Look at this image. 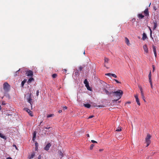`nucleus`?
I'll return each instance as SVG.
<instances>
[{
	"label": "nucleus",
	"mask_w": 159,
	"mask_h": 159,
	"mask_svg": "<svg viewBox=\"0 0 159 159\" xmlns=\"http://www.w3.org/2000/svg\"><path fill=\"white\" fill-rule=\"evenodd\" d=\"M27 81V80L26 79H25L24 80H23L22 82H21V85L22 86H23L24 85L25 83V82H26V81Z\"/></svg>",
	"instance_id": "obj_24"
},
{
	"label": "nucleus",
	"mask_w": 159,
	"mask_h": 159,
	"mask_svg": "<svg viewBox=\"0 0 159 159\" xmlns=\"http://www.w3.org/2000/svg\"><path fill=\"white\" fill-rule=\"evenodd\" d=\"M85 86L86 87L87 89L88 90H91V89L90 87L89 86V84H88V85L87 86Z\"/></svg>",
	"instance_id": "obj_32"
},
{
	"label": "nucleus",
	"mask_w": 159,
	"mask_h": 159,
	"mask_svg": "<svg viewBox=\"0 0 159 159\" xmlns=\"http://www.w3.org/2000/svg\"><path fill=\"white\" fill-rule=\"evenodd\" d=\"M25 75L28 76H30L32 77L33 76V72L32 71L29 70L26 72Z\"/></svg>",
	"instance_id": "obj_4"
},
{
	"label": "nucleus",
	"mask_w": 159,
	"mask_h": 159,
	"mask_svg": "<svg viewBox=\"0 0 159 159\" xmlns=\"http://www.w3.org/2000/svg\"><path fill=\"white\" fill-rule=\"evenodd\" d=\"M121 130V127H119L118 129L116 130V131L120 132Z\"/></svg>",
	"instance_id": "obj_33"
},
{
	"label": "nucleus",
	"mask_w": 159,
	"mask_h": 159,
	"mask_svg": "<svg viewBox=\"0 0 159 159\" xmlns=\"http://www.w3.org/2000/svg\"><path fill=\"white\" fill-rule=\"evenodd\" d=\"M111 75H112L113 77L114 78H116L117 77L116 75L115 74H111Z\"/></svg>",
	"instance_id": "obj_38"
},
{
	"label": "nucleus",
	"mask_w": 159,
	"mask_h": 159,
	"mask_svg": "<svg viewBox=\"0 0 159 159\" xmlns=\"http://www.w3.org/2000/svg\"><path fill=\"white\" fill-rule=\"evenodd\" d=\"M54 116V114H51L49 115H48L47 116V118H49L50 117H52L53 116Z\"/></svg>",
	"instance_id": "obj_31"
},
{
	"label": "nucleus",
	"mask_w": 159,
	"mask_h": 159,
	"mask_svg": "<svg viewBox=\"0 0 159 159\" xmlns=\"http://www.w3.org/2000/svg\"><path fill=\"white\" fill-rule=\"evenodd\" d=\"M52 77L53 78H55L57 77V75L56 74H54L52 75Z\"/></svg>",
	"instance_id": "obj_30"
},
{
	"label": "nucleus",
	"mask_w": 159,
	"mask_h": 159,
	"mask_svg": "<svg viewBox=\"0 0 159 159\" xmlns=\"http://www.w3.org/2000/svg\"><path fill=\"white\" fill-rule=\"evenodd\" d=\"M144 13L145 16H149V14L148 11V8L145 9L144 11Z\"/></svg>",
	"instance_id": "obj_13"
},
{
	"label": "nucleus",
	"mask_w": 159,
	"mask_h": 159,
	"mask_svg": "<svg viewBox=\"0 0 159 159\" xmlns=\"http://www.w3.org/2000/svg\"><path fill=\"white\" fill-rule=\"evenodd\" d=\"M35 150L36 151L37 150H38V147H35Z\"/></svg>",
	"instance_id": "obj_55"
},
{
	"label": "nucleus",
	"mask_w": 159,
	"mask_h": 159,
	"mask_svg": "<svg viewBox=\"0 0 159 159\" xmlns=\"http://www.w3.org/2000/svg\"><path fill=\"white\" fill-rule=\"evenodd\" d=\"M143 48L144 52L146 53H148V50L147 45L146 44L144 45L143 46Z\"/></svg>",
	"instance_id": "obj_10"
},
{
	"label": "nucleus",
	"mask_w": 159,
	"mask_h": 159,
	"mask_svg": "<svg viewBox=\"0 0 159 159\" xmlns=\"http://www.w3.org/2000/svg\"><path fill=\"white\" fill-rule=\"evenodd\" d=\"M10 86L7 82H5L3 84V89L5 92V94L8 92L10 90Z\"/></svg>",
	"instance_id": "obj_2"
},
{
	"label": "nucleus",
	"mask_w": 159,
	"mask_h": 159,
	"mask_svg": "<svg viewBox=\"0 0 159 159\" xmlns=\"http://www.w3.org/2000/svg\"><path fill=\"white\" fill-rule=\"evenodd\" d=\"M152 48L153 49V51L154 52L155 56V57H157V53L156 52V47L154 46V45H153L152 46Z\"/></svg>",
	"instance_id": "obj_6"
},
{
	"label": "nucleus",
	"mask_w": 159,
	"mask_h": 159,
	"mask_svg": "<svg viewBox=\"0 0 159 159\" xmlns=\"http://www.w3.org/2000/svg\"><path fill=\"white\" fill-rule=\"evenodd\" d=\"M35 154L34 152H33L31 155H29L28 156V158L29 159H31L34 158L35 156Z\"/></svg>",
	"instance_id": "obj_12"
},
{
	"label": "nucleus",
	"mask_w": 159,
	"mask_h": 159,
	"mask_svg": "<svg viewBox=\"0 0 159 159\" xmlns=\"http://www.w3.org/2000/svg\"><path fill=\"white\" fill-rule=\"evenodd\" d=\"M138 17L140 19L143 18L144 17V16L142 14H139L138 15Z\"/></svg>",
	"instance_id": "obj_21"
},
{
	"label": "nucleus",
	"mask_w": 159,
	"mask_h": 159,
	"mask_svg": "<svg viewBox=\"0 0 159 159\" xmlns=\"http://www.w3.org/2000/svg\"><path fill=\"white\" fill-rule=\"evenodd\" d=\"M3 97H4V96L2 97V99Z\"/></svg>",
	"instance_id": "obj_62"
},
{
	"label": "nucleus",
	"mask_w": 159,
	"mask_h": 159,
	"mask_svg": "<svg viewBox=\"0 0 159 159\" xmlns=\"http://www.w3.org/2000/svg\"><path fill=\"white\" fill-rule=\"evenodd\" d=\"M131 102H127V103L130 104V103Z\"/></svg>",
	"instance_id": "obj_57"
},
{
	"label": "nucleus",
	"mask_w": 159,
	"mask_h": 159,
	"mask_svg": "<svg viewBox=\"0 0 159 159\" xmlns=\"http://www.w3.org/2000/svg\"><path fill=\"white\" fill-rule=\"evenodd\" d=\"M62 111L61 110H60L58 112H59V113H60L62 112Z\"/></svg>",
	"instance_id": "obj_52"
},
{
	"label": "nucleus",
	"mask_w": 159,
	"mask_h": 159,
	"mask_svg": "<svg viewBox=\"0 0 159 159\" xmlns=\"http://www.w3.org/2000/svg\"><path fill=\"white\" fill-rule=\"evenodd\" d=\"M84 54H85V51H84Z\"/></svg>",
	"instance_id": "obj_60"
},
{
	"label": "nucleus",
	"mask_w": 159,
	"mask_h": 159,
	"mask_svg": "<svg viewBox=\"0 0 159 159\" xmlns=\"http://www.w3.org/2000/svg\"><path fill=\"white\" fill-rule=\"evenodd\" d=\"M141 97H142V98L143 99L144 101V102H146V100H145V98L144 97V94L141 95Z\"/></svg>",
	"instance_id": "obj_29"
},
{
	"label": "nucleus",
	"mask_w": 159,
	"mask_h": 159,
	"mask_svg": "<svg viewBox=\"0 0 159 159\" xmlns=\"http://www.w3.org/2000/svg\"><path fill=\"white\" fill-rule=\"evenodd\" d=\"M84 83L85 84V86L88 85L89 83L87 79H85L84 81Z\"/></svg>",
	"instance_id": "obj_27"
},
{
	"label": "nucleus",
	"mask_w": 159,
	"mask_h": 159,
	"mask_svg": "<svg viewBox=\"0 0 159 159\" xmlns=\"http://www.w3.org/2000/svg\"><path fill=\"white\" fill-rule=\"evenodd\" d=\"M59 155L61 156V158L63 156V153L61 151H60Z\"/></svg>",
	"instance_id": "obj_34"
},
{
	"label": "nucleus",
	"mask_w": 159,
	"mask_h": 159,
	"mask_svg": "<svg viewBox=\"0 0 159 159\" xmlns=\"http://www.w3.org/2000/svg\"><path fill=\"white\" fill-rule=\"evenodd\" d=\"M125 43L128 46H130V44L129 43V41L127 37H125Z\"/></svg>",
	"instance_id": "obj_11"
},
{
	"label": "nucleus",
	"mask_w": 159,
	"mask_h": 159,
	"mask_svg": "<svg viewBox=\"0 0 159 159\" xmlns=\"http://www.w3.org/2000/svg\"><path fill=\"white\" fill-rule=\"evenodd\" d=\"M84 106L85 107L89 108L91 107V105L87 103L85 104H84Z\"/></svg>",
	"instance_id": "obj_19"
},
{
	"label": "nucleus",
	"mask_w": 159,
	"mask_h": 159,
	"mask_svg": "<svg viewBox=\"0 0 159 159\" xmlns=\"http://www.w3.org/2000/svg\"><path fill=\"white\" fill-rule=\"evenodd\" d=\"M35 147H38V143L37 142L35 143Z\"/></svg>",
	"instance_id": "obj_43"
},
{
	"label": "nucleus",
	"mask_w": 159,
	"mask_h": 159,
	"mask_svg": "<svg viewBox=\"0 0 159 159\" xmlns=\"http://www.w3.org/2000/svg\"><path fill=\"white\" fill-rule=\"evenodd\" d=\"M103 92L105 93L106 94L108 95H110L112 93V91L109 92L106 89H104L103 90Z\"/></svg>",
	"instance_id": "obj_8"
},
{
	"label": "nucleus",
	"mask_w": 159,
	"mask_h": 159,
	"mask_svg": "<svg viewBox=\"0 0 159 159\" xmlns=\"http://www.w3.org/2000/svg\"><path fill=\"white\" fill-rule=\"evenodd\" d=\"M63 72L66 73L67 71V70L66 69H64L63 70Z\"/></svg>",
	"instance_id": "obj_47"
},
{
	"label": "nucleus",
	"mask_w": 159,
	"mask_h": 159,
	"mask_svg": "<svg viewBox=\"0 0 159 159\" xmlns=\"http://www.w3.org/2000/svg\"><path fill=\"white\" fill-rule=\"evenodd\" d=\"M63 108L64 109L66 110V109H67V107H66V106L64 107H63Z\"/></svg>",
	"instance_id": "obj_48"
},
{
	"label": "nucleus",
	"mask_w": 159,
	"mask_h": 159,
	"mask_svg": "<svg viewBox=\"0 0 159 159\" xmlns=\"http://www.w3.org/2000/svg\"><path fill=\"white\" fill-rule=\"evenodd\" d=\"M32 99H31L30 97L29 98H28V102L30 103V104H31V105H31V102H32Z\"/></svg>",
	"instance_id": "obj_25"
},
{
	"label": "nucleus",
	"mask_w": 159,
	"mask_h": 159,
	"mask_svg": "<svg viewBox=\"0 0 159 159\" xmlns=\"http://www.w3.org/2000/svg\"><path fill=\"white\" fill-rule=\"evenodd\" d=\"M103 150L102 149H100L99 150V151H103Z\"/></svg>",
	"instance_id": "obj_56"
},
{
	"label": "nucleus",
	"mask_w": 159,
	"mask_h": 159,
	"mask_svg": "<svg viewBox=\"0 0 159 159\" xmlns=\"http://www.w3.org/2000/svg\"><path fill=\"white\" fill-rule=\"evenodd\" d=\"M151 135L149 134H148L147 136V137L146 139H150L151 138Z\"/></svg>",
	"instance_id": "obj_28"
},
{
	"label": "nucleus",
	"mask_w": 159,
	"mask_h": 159,
	"mask_svg": "<svg viewBox=\"0 0 159 159\" xmlns=\"http://www.w3.org/2000/svg\"><path fill=\"white\" fill-rule=\"evenodd\" d=\"M41 155H39V157H38V159H41Z\"/></svg>",
	"instance_id": "obj_50"
},
{
	"label": "nucleus",
	"mask_w": 159,
	"mask_h": 159,
	"mask_svg": "<svg viewBox=\"0 0 159 159\" xmlns=\"http://www.w3.org/2000/svg\"><path fill=\"white\" fill-rule=\"evenodd\" d=\"M91 142L93 143H97V142L94 140H91Z\"/></svg>",
	"instance_id": "obj_39"
},
{
	"label": "nucleus",
	"mask_w": 159,
	"mask_h": 159,
	"mask_svg": "<svg viewBox=\"0 0 159 159\" xmlns=\"http://www.w3.org/2000/svg\"><path fill=\"white\" fill-rule=\"evenodd\" d=\"M98 107H103V106L99 105V106H98Z\"/></svg>",
	"instance_id": "obj_54"
},
{
	"label": "nucleus",
	"mask_w": 159,
	"mask_h": 159,
	"mask_svg": "<svg viewBox=\"0 0 159 159\" xmlns=\"http://www.w3.org/2000/svg\"><path fill=\"white\" fill-rule=\"evenodd\" d=\"M123 93V91L121 90H118L115 92L112 91V93L114 94L113 95L114 96H116L117 98L116 99H114L113 100V102H116L120 99L122 96Z\"/></svg>",
	"instance_id": "obj_1"
},
{
	"label": "nucleus",
	"mask_w": 159,
	"mask_h": 159,
	"mask_svg": "<svg viewBox=\"0 0 159 159\" xmlns=\"http://www.w3.org/2000/svg\"><path fill=\"white\" fill-rule=\"evenodd\" d=\"M36 137V133L34 132L33 134V141H34Z\"/></svg>",
	"instance_id": "obj_26"
},
{
	"label": "nucleus",
	"mask_w": 159,
	"mask_h": 159,
	"mask_svg": "<svg viewBox=\"0 0 159 159\" xmlns=\"http://www.w3.org/2000/svg\"><path fill=\"white\" fill-rule=\"evenodd\" d=\"M7 159H12L10 157H8L7 158Z\"/></svg>",
	"instance_id": "obj_53"
},
{
	"label": "nucleus",
	"mask_w": 159,
	"mask_h": 159,
	"mask_svg": "<svg viewBox=\"0 0 159 159\" xmlns=\"http://www.w3.org/2000/svg\"><path fill=\"white\" fill-rule=\"evenodd\" d=\"M154 27L153 28V30L156 29V28L157 26V21H155V22H154Z\"/></svg>",
	"instance_id": "obj_20"
},
{
	"label": "nucleus",
	"mask_w": 159,
	"mask_h": 159,
	"mask_svg": "<svg viewBox=\"0 0 159 159\" xmlns=\"http://www.w3.org/2000/svg\"><path fill=\"white\" fill-rule=\"evenodd\" d=\"M139 87L141 95L144 94L142 87L140 86H139Z\"/></svg>",
	"instance_id": "obj_18"
},
{
	"label": "nucleus",
	"mask_w": 159,
	"mask_h": 159,
	"mask_svg": "<svg viewBox=\"0 0 159 159\" xmlns=\"http://www.w3.org/2000/svg\"><path fill=\"white\" fill-rule=\"evenodd\" d=\"M114 80L117 83H120V82L118 80L116 79H114Z\"/></svg>",
	"instance_id": "obj_40"
},
{
	"label": "nucleus",
	"mask_w": 159,
	"mask_h": 159,
	"mask_svg": "<svg viewBox=\"0 0 159 159\" xmlns=\"http://www.w3.org/2000/svg\"><path fill=\"white\" fill-rule=\"evenodd\" d=\"M51 128H52L51 127H48V128H47V127L45 128V129H50Z\"/></svg>",
	"instance_id": "obj_51"
},
{
	"label": "nucleus",
	"mask_w": 159,
	"mask_h": 159,
	"mask_svg": "<svg viewBox=\"0 0 159 159\" xmlns=\"http://www.w3.org/2000/svg\"><path fill=\"white\" fill-rule=\"evenodd\" d=\"M147 38V36L146 34L145 33H143V37L142 38V40H144L146 39Z\"/></svg>",
	"instance_id": "obj_15"
},
{
	"label": "nucleus",
	"mask_w": 159,
	"mask_h": 159,
	"mask_svg": "<svg viewBox=\"0 0 159 159\" xmlns=\"http://www.w3.org/2000/svg\"><path fill=\"white\" fill-rule=\"evenodd\" d=\"M146 142V143H147V145L146 147H148L149 145L151 143V141L150 139H145Z\"/></svg>",
	"instance_id": "obj_14"
},
{
	"label": "nucleus",
	"mask_w": 159,
	"mask_h": 159,
	"mask_svg": "<svg viewBox=\"0 0 159 159\" xmlns=\"http://www.w3.org/2000/svg\"><path fill=\"white\" fill-rule=\"evenodd\" d=\"M111 74L110 73H108L106 74L105 75H108V76H110L111 75Z\"/></svg>",
	"instance_id": "obj_41"
},
{
	"label": "nucleus",
	"mask_w": 159,
	"mask_h": 159,
	"mask_svg": "<svg viewBox=\"0 0 159 159\" xmlns=\"http://www.w3.org/2000/svg\"><path fill=\"white\" fill-rule=\"evenodd\" d=\"M5 103H4L3 102H2V105H5Z\"/></svg>",
	"instance_id": "obj_58"
},
{
	"label": "nucleus",
	"mask_w": 159,
	"mask_h": 159,
	"mask_svg": "<svg viewBox=\"0 0 159 159\" xmlns=\"http://www.w3.org/2000/svg\"><path fill=\"white\" fill-rule=\"evenodd\" d=\"M87 135L88 136V137H89V134H87Z\"/></svg>",
	"instance_id": "obj_59"
},
{
	"label": "nucleus",
	"mask_w": 159,
	"mask_h": 159,
	"mask_svg": "<svg viewBox=\"0 0 159 159\" xmlns=\"http://www.w3.org/2000/svg\"><path fill=\"white\" fill-rule=\"evenodd\" d=\"M93 117H94V116H93V115H92V116H89L88 117V119H90V118H93Z\"/></svg>",
	"instance_id": "obj_42"
},
{
	"label": "nucleus",
	"mask_w": 159,
	"mask_h": 159,
	"mask_svg": "<svg viewBox=\"0 0 159 159\" xmlns=\"http://www.w3.org/2000/svg\"><path fill=\"white\" fill-rule=\"evenodd\" d=\"M0 137L5 140H6L7 139L6 137L1 133H0Z\"/></svg>",
	"instance_id": "obj_17"
},
{
	"label": "nucleus",
	"mask_w": 159,
	"mask_h": 159,
	"mask_svg": "<svg viewBox=\"0 0 159 159\" xmlns=\"http://www.w3.org/2000/svg\"><path fill=\"white\" fill-rule=\"evenodd\" d=\"M24 110L27 112L29 115L31 116H33V112L31 111L30 109L28 108H25L24 109Z\"/></svg>",
	"instance_id": "obj_5"
},
{
	"label": "nucleus",
	"mask_w": 159,
	"mask_h": 159,
	"mask_svg": "<svg viewBox=\"0 0 159 159\" xmlns=\"http://www.w3.org/2000/svg\"><path fill=\"white\" fill-rule=\"evenodd\" d=\"M13 146L15 147L16 149H17V148L16 146L14 144L13 145Z\"/></svg>",
	"instance_id": "obj_49"
},
{
	"label": "nucleus",
	"mask_w": 159,
	"mask_h": 159,
	"mask_svg": "<svg viewBox=\"0 0 159 159\" xmlns=\"http://www.w3.org/2000/svg\"><path fill=\"white\" fill-rule=\"evenodd\" d=\"M51 146V144L50 143H48L46 146L44 147V150L48 151L49 150V148Z\"/></svg>",
	"instance_id": "obj_9"
},
{
	"label": "nucleus",
	"mask_w": 159,
	"mask_h": 159,
	"mask_svg": "<svg viewBox=\"0 0 159 159\" xmlns=\"http://www.w3.org/2000/svg\"><path fill=\"white\" fill-rule=\"evenodd\" d=\"M39 93V90H38L37 91V92H36V95H37V96H38Z\"/></svg>",
	"instance_id": "obj_44"
},
{
	"label": "nucleus",
	"mask_w": 159,
	"mask_h": 159,
	"mask_svg": "<svg viewBox=\"0 0 159 159\" xmlns=\"http://www.w3.org/2000/svg\"><path fill=\"white\" fill-rule=\"evenodd\" d=\"M34 79L33 77H31L30 79H29L28 83H30L32 81H34Z\"/></svg>",
	"instance_id": "obj_22"
},
{
	"label": "nucleus",
	"mask_w": 159,
	"mask_h": 159,
	"mask_svg": "<svg viewBox=\"0 0 159 159\" xmlns=\"http://www.w3.org/2000/svg\"><path fill=\"white\" fill-rule=\"evenodd\" d=\"M149 30H150V34H151V36L152 31L151 29V28L150 27H149Z\"/></svg>",
	"instance_id": "obj_46"
},
{
	"label": "nucleus",
	"mask_w": 159,
	"mask_h": 159,
	"mask_svg": "<svg viewBox=\"0 0 159 159\" xmlns=\"http://www.w3.org/2000/svg\"><path fill=\"white\" fill-rule=\"evenodd\" d=\"M109 60L108 58H107L106 57H104V66L105 67H106L107 68H108L106 66V65L108 63Z\"/></svg>",
	"instance_id": "obj_3"
},
{
	"label": "nucleus",
	"mask_w": 159,
	"mask_h": 159,
	"mask_svg": "<svg viewBox=\"0 0 159 159\" xmlns=\"http://www.w3.org/2000/svg\"><path fill=\"white\" fill-rule=\"evenodd\" d=\"M1 109V106L0 105V110Z\"/></svg>",
	"instance_id": "obj_61"
},
{
	"label": "nucleus",
	"mask_w": 159,
	"mask_h": 159,
	"mask_svg": "<svg viewBox=\"0 0 159 159\" xmlns=\"http://www.w3.org/2000/svg\"><path fill=\"white\" fill-rule=\"evenodd\" d=\"M134 97L136 99V102H137V104L140 106V103L139 102V99L138 98V96L137 95H135Z\"/></svg>",
	"instance_id": "obj_7"
},
{
	"label": "nucleus",
	"mask_w": 159,
	"mask_h": 159,
	"mask_svg": "<svg viewBox=\"0 0 159 159\" xmlns=\"http://www.w3.org/2000/svg\"><path fill=\"white\" fill-rule=\"evenodd\" d=\"M20 70V69H19V70L16 72L14 74V76H16L18 75H19V71Z\"/></svg>",
	"instance_id": "obj_16"
},
{
	"label": "nucleus",
	"mask_w": 159,
	"mask_h": 159,
	"mask_svg": "<svg viewBox=\"0 0 159 159\" xmlns=\"http://www.w3.org/2000/svg\"><path fill=\"white\" fill-rule=\"evenodd\" d=\"M148 78H149V81H152L151 79V72L150 71L148 75Z\"/></svg>",
	"instance_id": "obj_23"
},
{
	"label": "nucleus",
	"mask_w": 159,
	"mask_h": 159,
	"mask_svg": "<svg viewBox=\"0 0 159 159\" xmlns=\"http://www.w3.org/2000/svg\"><path fill=\"white\" fill-rule=\"evenodd\" d=\"M83 68V67L82 66H80L79 67V71H81L82 69Z\"/></svg>",
	"instance_id": "obj_37"
},
{
	"label": "nucleus",
	"mask_w": 159,
	"mask_h": 159,
	"mask_svg": "<svg viewBox=\"0 0 159 159\" xmlns=\"http://www.w3.org/2000/svg\"><path fill=\"white\" fill-rule=\"evenodd\" d=\"M149 82L150 83V84L151 88L152 89L153 88V85H152V81H149Z\"/></svg>",
	"instance_id": "obj_36"
},
{
	"label": "nucleus",
	"mask_w": 159,
	"mask_h": 159,
	"mask_svg": "<svg viewBox=\"0 0 159 159\" xmlns=\"http://www.w3.org/2000/svg\"><path fill=\"white\" fill-rule=\"evenodd\" d=\"M94 146V145L93 144H92L91 146H90V150H92L93 148V147Z\"/></svg>",
	"instance_id": "obj_35"
},
{
	"label": "nucleus",
	"mask_w": 159,
	"mask_h": 159,
	"mask_svg": "<svg viewBox=\"0 0 159 159\" xmlns=\"http://www.w3.org/2000/svg\"><path fill=\"white\" fill-rule=\"evenodd\" d=\"M152 68H153V71H154L155 70V66H154V65H152Z\"/></svg>",
	"instance_id": "obj_45"
}]
</instances>
